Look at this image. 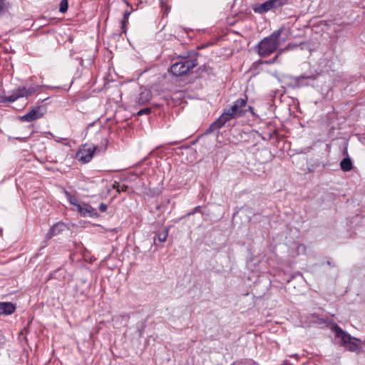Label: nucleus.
<instances>
[{"mask_svg":"<svg viewBox=\"0 0 365 365\" xmlns=\"http://www.w3.org/2000/svg\"><path fill=\"white\" fill-rule=\"evenodd\" d=\"M246 103L247 99H237L230 108L225 110L218 119L211 124L210 129L213 130L220 129L232 118L241 116L245 112L243 108Z\"/></svg>","mask_w":365,"mask_h":365,"instance_id":"obj_1","label":"nucleus"},{"mask_svg":"<svg viewBox=\"0 0 365 365\" xmlns=\"http://www.w3.org/2000/svg\"><path fill=\"white\" fill-rule=\"evenodd\" d=\"M282 30L274 31L269 36L263 38L257 45L259 56L265 57L269 56L277 50L280 45L279 36Z\"/></svg>","mask_w":365,"mask_h":365,"instance_id":"obj_2","label":"nucleus"},{"mask_svg":"<svg viewBox=\"0 0 365 365\" xmlns=\"http://www.w3.org/2000/svg\"><path fill=\"white\" fill-rule=\"evenodd\" d=\"M336 337L340 339V343L345 349L349 351L358 352L361 350V341L355 337L351 336L349 334L344 331L338 326L335 329Z\"/></svg>","mask_w":365,"mask_h":365,"instance_id":"obj_3","label":"nucleus"},{"mask_svg":"<svg viewBox=\"0 0 365 365\" xmlns=\"http://www.w3.org/2000/svg\"><path fill=\"white\" fill-rule=\"evenodd\" d=\"M197 65V61L196 59L183 58L174 63L170 68V71L176 76H182Z\"/></svg>","mask_w":365,"mask_h":365,"instance_id":"obj_4","label":"nucleus"},{"mask_svg":"<svg viewBox=\"0 0 365 365\" xmlns=\"http://www.w3.org/2000/svg\"><path fill=\"white\" fill-rule=\"evenodd\" d=\"M288 0H267L262 4L253 6L252 9L255 13L264 14L272 9H275L286 5Z\"/></svg>","mask_w":365,"mask_h":365,"instance_id":"obj_5","label":"nucleus"},{"mask_svg":"<svg viewBox=\"0 0 365 365\" xmlns=\"http://www.w3.org/2000/svg\"><path fill=\"white\" fill-rule=\"evenodd\" d=\"M96 148L95 145H82L77 152L76 158L81 163H87L93 158Z\"/></svg>","mask_w":365,"mask_h":365,"instance_id":"obj_6","label":"nucleus"},{"mask_svg":"<svg viewBox=\"0 0 365 365\" xmlns=\"http://www.w3.org/2000/svg\"><path fill=\"white\" fill-rule=\"evenodd\" d=\"M38 88V86H34V85H30L29 86H23V87H19L16 90H14L15 92V97L11 99V101H16L19 98H28L29 96L33 95L37 89Z\"/></svg>","mask_w":365,"mask_h":365,"instance_id":"obj_7","label":"nucleus"},{"mask_svg":"<svg viewBox=\"0 0 365 365\" xmlns=\"http://www.w3.org/2000/svg\"><path fill=\"white\" fill-rule=\"evenodd\" d=\"M291 79L294 86L301 87L312 85L316 79V76L302 74L297 77H291Z\"/></svg>","mask_w":365,"mask_h":365,"instance_id":"obj_8","label":"nucleus"},{"mask_svg":"<svg viewBox=\"0 0 365 365\" xmlns=\"http://www.w3.org/2000/svg\"><path fill=\"white\" fill-rule=\"evenodd\" d=\"M71 202L76 207L77 211L83 216H86L87 215L89 216H96L97 212L96 209L93 208L90 205L83 203L79 204L76 203L72 200Z\"/></svg>","mask_w":365,"mask_h":365,"instance_id":"obj_9","label":"nucleus"},{"mask_svg":"<svg viewBox=\"0 0 365 365\" xmlns=\"http://www.w3.org/2000/svg\"><path fill=\"white\" fill-rule=\"evenodd\" d=\"M41 109L40 106L34 108L27 114L21 116V120L22 121L31 122L40 118L43 116V113L41 112Z\"/></svg>","mask_w":365,"mask_h":365,"instance_id":"obj_10","label":"nucleus"},{"mask_svg":"<svg viewBox=\"0 0 365 365\" xmlns=\"http://www.w3.org/2000/svg\"><path fill=\"white\" fill-rule=\"evenodd\" d=\"M152 98V93L145 88H140V93L137 98V103L139 105H144L149 102Z\"/></svg>","mask_w":365,"mask_h":365,"instance_id":"obj_11","label":"nucleus"},{"mask_svg":"<svg viewBox=\"0 0 365 365\" xmlns=\"http://www.w3.org/2000/svg\"><path fill=\"white\" fill-rule=\"evenodd\" d=\"M14 311L15 306L11 302H0V315H9Z\"/></svg>","mask_w":365,"mask_h":365,"instance_id":"obj_12","label":"nucleus"},{"mask_svg":"<svg viewBox=\"0 0 365 365\" xmlns=\"http://www.w3.org/2000/svg\"><path fill=\"white\" fill-rule=\"evenodd\" d=\"M65 227L66 225L62 222L55 224L47 234V238H51L53 236L60 234L63 230H64Z\"/></svg>","mask_w":365,"mask_h":365,"instance_id":"obj_13","label":"nucleus"},{"mask_svg":"<svg viewBox=\"0 0 365 365\" xmlns=\"http://www.w3.org/2000/svg\"><path fill=\"white\" fill-rule=\"evenodd\" d=\"M11 6L8 0H0V18L9 12Z\"/></svg>","mask_w":365,"mask_h":365,"instance_id":"obj_14","label":"nucleus"},{"mask_svg":"<svg viewBox=\"0 0 365 365\" xmlns=\"http://www.w3.org/2000/svg\"><path fill=\"white\" fill-rule=\"evenodd\" d=\"M341 169L343 171L348 172L353 168V164L350 158H344L340 163Z\"/></svg>","mask_w":365,"mask_h":365,"instance_id":"obj_15","label":"nucleus"},{"mask_svg":"<svg viewBox=\"0 0 365 365\" xmlns=\"http://www.w3.org/2000/svg\"><path fill=\"white\" fill-rule=\"evenodd\" d=\"M15 96L16 95H15L14 91H13L11 92V94L8 96L0 95V103H6V102H9V103L14 102L15 101H11V99L14 98V97H15Z\"/></svg>","mask_w":365,"mask_h":365,"instance_id":"obj_16","label":"nucleus"},{"mask_svg":"<svg viewBox=\"0 0 365 365\" xmlns=\"http://www.w3.org/2000/svg\"><path fill=\"white\" fill-rule=\"evenodd\" d=\"M68 7V3L67 0H61L60 2L59 11L65 13L67 11Z\"/></svg>","mask_w":365,"mask_h":365,"instance_id":"obj_17","label":"nucleus"},{"mask_svg":"<svg viewBox=\"0 0 365 365\" xmlns=\"http://www.w3.org/2000/svg\"><path fill=\"white\" fill-rule=\"evenodd\" d=\"M168 235V229H166L165 231H163L158 235V240L160 242H164L166 241Z\"/></svg>","mask_w":365,"mask_h":365,"instance_id":"obj_18","label":"nucleus"},{"mask_svg":"<svg viewBox=\"0 0 365 365\" xmlns=\"http://www.w3.org/2000/svg\"><path fill=\"white\" fill-rule=\"evenodd\" d=\"M151 110L149 108H145L143 109L140 110L138 113V115H148L150 113Z\"/></svg>","mask_w":365,"mask_h":365,"instance_id":"obj_19","label":"nucleus"},{"mask_svg":"<svg viewBox=\"0 0 365 365\" xmlns=\"http://www.w3.org/2000/svg\"><path fill=\"white\" fill-rule=\"evenodd\" d=\"M130 14V13L128 12V11L124 13L123 19L122 21V24H124L125 22L128 21V17H129Z\"/></svg>","mask_w":365,"mask_h":365,"instance_id":"obj_20","label":"nucleus"},{"mask_svg":"<svg viewBox=\"0 0 365 365\" xmlns=\"http://www.w3.org/2000/svg\"><path fill=\"white\" fill-rule=\"evenodd\" d=\"M108 208V206L105 203H101L99 205V210L101 212H105Z\"/></svg>","mask_w":365,"mask_h":365,"instance_id":"obj_21","label":"nucleus"},{"mask_svg":"<svg viewBox=\"0 0 365 365\" xmlns=\"http://www.w3.org/2000/svg\"><path fill=\"white\" fill-rule=\"evenodd\" d=\"M4 344V336L2 334L1 331H0V348L3 346Z\"/></svg>","mask_w":365,"mask_h":365,"instance_id":"obj_22","label":"nucleus"},{"mask_svg":"<svg viewBox=\"0 0 365 365\" xmlns=\"http://www.w3.org/2000/svg\"><path fill=\"white\" fill-rule=\"evenodd\" d=\"M113 189H116V190H117V191H118V192H120V185H119V183H118V182H115L113 183Z\"/></svg>","mask_w":365,"mask_h":365,"instance_id":"obj_23","label":"nucleus"},{"mask_svg":"<svg viewBox=\"0 0 365 365\" xmlns=\"http://www.w3.org/2000/svg\"><path fill=\"white\" fill-rule=\"evenodd\" d=\"M127 188H128V186H126V185H123L122 187L120 186V192L125 191Z\"/></svg>","mask_w":365,"mask_h":365,"instance_id":"obj_24","label":"nucleus"},{"mask_svg":"<svg viewBox=\"0 0 365 365\" xmlns=\"http://www.w3.org/2000/svg\"><path fill=\"white\" fill-rule=\"evenodd\" d=\"M282 51H283V50H281V51L278 53V54H277V55L274 57V58L273 59V61H272L273 62H275V61H277V57H278L279 54V53H281Z\"/></svg>","mask_w":365,"mask_h":365,"instance_id":"obj_25","label":"nucleus"},{"mask_svg":"<svg viewBox=\"0 0 365 365\" xmlns=\"http://www.w3.org/2000/svg\"><path fill=\"white\" fill-rule=\"evenodd\" d=\"M16 139H18V140H20L22 141H26V138H16Z\"/></svg>","mask_w":365,"mask_h":365,"instance_id":"obj_26","label":"nucleus"},{"mask_svg":"<svg viewBox=\"0 0 365 365\" xmlns=\"http://www.w3.org/2000/svg\"><path fill=\"white\" fill-rule=\"evenodd\" d=\"M199 210H200V207H196L195 208L194 212H193L192 213H195V212H198V211H199Z\"/></svg>","mask_w":365,"mask_h":365,"instance_id":"obj_27","label":"nucleus"}]
</instances>
